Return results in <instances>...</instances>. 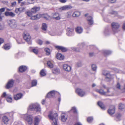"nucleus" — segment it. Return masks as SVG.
Wrapping results in <instances>:
<instances>
[{
    "instance_id": "50",
    "label": "nucleus",
    "mask_w": 125,
    "mask_h": 125,
    "mask_svg": "<svg viewBox=\"0 0 125 125\" xmlns=\"http://www.w3.org/2000/svg\"><path fill=\"white\" fill-rule=\"evenodd\" d=\"M36 17V19H39L41 16V15L39 14H37L36 15H35Z\"/></svg>"
},
{
    "instance_id": "49",
    "label": "nucleus",
    "mask_w": 125,
    "mask_h": 125,
    "mask_svg": "<svg viewBox=\"0 0 125 125\" xmlns=\"http://www.w3.org/2000/svg\"><path fill=\"white\" fill-rule=\"evenodd\" d=\"M43 18L46 19L48 20L49 17V16L47 14H45L43 16Z\"/></svg>"
},
{
    "instance_id": "43",
    "label": "nucleus",
    "mask_w": 125,
    "mask_h": 125,
    "mask_svg": "<svg viewBox=\"0 0 125 125\" xmlns=\"http://www.w3.org/2000/svg\"><path fill=\"white\" fill-rule=\"evenodd\" d=\"M110 13L112 15H114L115 16H116L117 14V12L116 11L112 10L111 12H110Z\"/></svg>"
},
{
    "instance_id": "30",
    "label": "nucleus",
    "mask_w": 125,
    "mask_h": 125,
    "mask_svg": "<svg viewBox=\"0 0 125 125\" xmlns=\"http://www.w3.org/2000/svg\"><path fill=\"white\" fill-rule=\"evenodd\" d=\"M97 104L102 110H104L106 109L105 107L102 102H98L97 103Z\"/></svg>"
},
{
    "instance_id": "16",
    "label": "nucleus",
    "mask_w": 125,
    "mask_h": 125,
    "mask_svg": "<svg viewBox=\"0 0 125 125\" xmlns=\"http://www.w3.org/2000/svg\"><path fill=\"white\" fill-rule=\"evenodd\" d=\"M23 95L21 93H18L14 95V98L15 100H18L21 98Z\"/></svg>"
},
{
    "instance_id": "57",
    "label": "nucleus",
    "mask_w": 125,
    "mask_h": 125,
    "mask_svg": "<svg viewBox=\"0 0 125 125\" xmlns=\"http://www.w3.org/2000/svg\"><path fill=\"white\" fill-rule=\"evenodd\" d=\"M77 65L78 67H80L82 65V63L81 62H79L77 63Z\"/></svg>"
},
{
    "instance_id": "40",
    "label": "nucleus",
    "mask_w": 125,
    "mask_h": 125,
    "mask_svg": "<svg viewBox=\"0 0 125 125\" xmlns=\"http://www.w3.org/2000/svg\"><path fill=\"white\" fill-rule=\"evenodd\" d=\"M37 83V81L36 80H34L32 81L31 85L32 86H36Z\"/></svg>"
},
{
    "instance_id": "62",
    "label": "nucleus",
    "mask_w": 125,
    "mask_h": 125,
    "mask_svg": "<svg viewBox=\"0 0 125 125\" xmlns=\"http://www.w3.org/2000/svg\"><path fill=\"white\" fill-rule=\"evenodd\" d=\"M6 100L9 103H11L12 102V98H11L8 99V100L7 99Z\"/></svg>"
},
{
    "instance_id": "29",
    "label": "nucleus",
    "mask_w": 125,
    "mask_h": 125,
    "mask_svg": "<svg viewBox=\"0 0 125 125\" xmlns=\"http://www.w3.org/2000/svg\"><path fill=\"white\" fill-rule=\"evenodd\" d=\"M52 16L53 18L56 20H59L60 19L59 14L58 13H55L53 14Z\"/></svg>"
},
{
    "instance_id": "21",
    "label": "nucleus",
    "mask_w": 125,
    "mask_h": 125,
    "mask_svg": "<svg viewBox=\"0 0 125 125\" xmlns=\"http://www.w3.org/2000/svg\"><path fill=\"white\" fill-rule=\"evenodd\" d=\"M9 120L8 117L6 116H4L2 117V121L5 124H7Z\"/></svg>"
},
{
    "instance_id": "1",
    "label": "nucleus",
    "mask_w": 125,
    "mask_h": 125,
    "mask_svg": "<svg viewBox=\"0 0 125 125\" xmlns=\"http://www.w3.org/2000/svg\"><path fill=\"white\" fill-rule=\"evenodd\" d=\"M48 117L50 120L53 121V125H57L58 115L56 113H54L52 111H50L49 113Z\"/></svg>"
},
{
    "instance_id": "5",
    "label": "nucleus",
    "mask_w": 125,
    "mask_h": 125,
    "mask_svg": "<svg viewBox=\"0 0 125 125\" xmlns=\"http://www.w3.org/2000/svg\"><path fill=\"white\" fill-rule=\"evenodd\" d=\"M23 38L25 41H26L29 44H31V43L30 41L31 37L29 33L24 32L23 34Z\"/></svg>"
},
{
    "instance_id": "7",
    "label": "nucleus",
    "mask_w": 125,
    "mask_h": 125,
    "mask_svg": "<svg viewBox=\"0 0 125 125\" xmlns=\"http://www.w3.org/2000/svg\"><path fill=\"white\" fill-rule=\"evenodd\" d=\"M24 119L29 124H31L32 122V117L31 115H24Z\"/></svg>"
},
{
    "instance_id": "64",
    "label": "nucleus",
    "mask_w": 125,
    "mask_h": 125,
    "mask_svg": "<svg viewBox=\"0 0 125 125\" xmlns=\"http://www.w3.org/2000/svg\"><path fill=\"white\" fill-rule=\"evenodd\" d=\"M116 0H109V1L111 3H114L116 1Z\"/></svg>"
},
{
    "instance_id": "61",
    "label": "nucleus",
    "mask_w": 125,
    "mask_h": 125,
    "mask_svg": "<svg viewBox=\"0 0 125 125\" xmlns=\"http://www.w3.org/2000/svg\"><path fill=\"white\" fill-rule=\"evenodd\" d=\"M5 8H3L0 9V12H2L5 11Z\"/></svg>"
},
{
    "instance_id": "15",
    "label": "nucleus",
    "mask_w": 125,
    "mask_h": 125,
    "mask_svg": "<svg viewBox=\"0 0 125 125\" xmlns=\"http://www.w3.org/2000/svg\"><path fill=\"white\" fill-rule=\"evenodd\" d=\"M107 91L106 92V95L109 96H112L114 94V93L111 91L110 88L107 87L106 88Z\"/></svg>"
},
{
    "instance_id": "2",
    "label": "nucleus",
    "mask_w": 125,
    "mask_h": 125,
    "mask_svg": "<svg viewBox=\"0 0 125 125\" xmlns=\"http://www.w3.org/2000/svg\"><path fill=\"white\" fill-rule=\"evenodd\" d=\"M29 108L32 110H34L37 112H40L41 111V108L40 105L37 103H34L31 104L29 106Z\"/></svg>"
},
{
    "instance_id": "63",
    "label": "nucleus",
    "mask_w": 125,
    "mask_h": 125,
    "mask_svg": "<svg viewBox=\"0 0 125 125\" xmlns=\"http://www.w3.org/2000/svg\"><path fill=\"white\" fill-rule=\"evenodd\" d=\"M4 42L3 39L2 38H0V45L2 43H3Z\"/></svg>"
},
{
    "instance_id": "51",
    "label": "nucleus",
    "mask_w": 125,
    "mask_h": 125,
    "mask_svg": "<svg viewBox=\"0 0 125 125\" xmlns=\"http://www.w3.org/2000/svg\"><path fill=\"white\" fill-rule=\"evenodd\" d=\"M12 98L11 95L10 94H8L6 95V100H8V99Z\"/></svg>"
},
{
    "instance_id": "26",
    "label": "nucleus",
    "mask_w": 125,
    "mask_h": 125,
    "mask_svg": "<svg viewBox=\"0 0 125 125\" xmlns=\"http://www.w3.org/2000/svg\"><path fill=\"white\" fill-rule=\"evenodd\" d=\"M56 47L59 50H61L62 52H65L67 50L65 48L62 46H56Z\"/></svg>"
},
{
    "instance_id": "37",
    "label": "nucleus",
    "mask_w": 125,
    "mask_h": 125,
    "mask_svg": "<svg viewBox=\"0 0 125 125\" xmlns=\"http://www.w3.org/2000/svg\"><path fill=\"white\" fill-rule=\"evenodd\" d=\"M104 53L105 55H107L110 54L112 53V52L110 51L104 50Z\"/></svg>"
},
{
    "instance_id": "3",
    "label": "nucleus",
    "mask_w": 125,
    "mask_h": 125,
    "mask_svg": "<svg viewBox=\"0 0 125 125\" xmlns=\"http://www.w3.org/2000/svg\"><path fill=\"white\" fill-rule=\"evenodd\" d=\"M120 25L118 23L113 22L111 24V26L113 31L116 33L119 31V28Z\"/></svg>"
},
{
    "instance_id": "25",
    "label": "nucleus",
    "mask_w": 125,
    "mask_h": 125,
    "mask_svg": "<svg viewBox=\"0 0 125 125\" xmlns=\"http://www.w3.org/2000/svg\"><path fill=\"white\" fill-rule=\"evenodd\" d=\"M5 15L6 16H10L12 17H13L15 15V14L11 12H9L6 11L5 13Z\"/></svg>"
},
{
    "instance_id": "32",
    "label": "nucleus",
    "mask_w": 125,
    "mask_h": 125,
    "mask_svg": "<svg viewBox=\"0 0 125 125\" xmlns=\"http://www.w3.org/2000/svg\"><path fill=\"white\" fill-rule=\"evenodd\" d=\"M104 34L105 36L109 35L110 34L109 30L108 29H105L104 31Z\"/></svg>"
},
{
    "instance_id": "47",
    "label": "nucleus",
    "mask_w": 125,
    "mask_h": 125,
    "mask_svg": "<svg viewBox=\"0 0 125 125\" xmlns=\"http://www.w3.org/2000/svg\"><path fill=\"white\" fill-rule=\"evenodd\" d=\"M32 52L35 54H37L38 52V51L37 49H32Z\"/></svg>"
},
{
    "instance_id": "6",
    "label": "nucleus",
    "mask_w": 125,
    "mask_h": 125,
    "mask_svg": "<svg viewBox=\"0 0 125 125\" xmlns=\"http://www.w3.org/2000/svg\"><path fill=\"white\" fill-rule=\"evenodd\" d=\"M57 94H60L59 93L54 91H52L48 93L46 96V98H50L53 97Z\"/></svg>"
},
{
    "instance_id": "24",
    "label": "nucleus",
    "mask_w": 125,
    "mask_h": 125,
    "mask_svg": "<svg viewBox=\"0 0 125 125\" xmlns=\"http://www.w3.org/2000/svg\"><path fill=\"white\" fill-rule=\"evenodd\" d=\"M75 31L78 33L80 34L83 32V29L81 27L78 26L76 28Z\"/></svg>"
},
{
    "instance_id": "11",
    "label": "nucleus",
    "mask_w": 125,
    "mask_h": 125,
    "mask_svg": "<svg viewBox=\"0 0 125 125\" xmlns=\"http://www.w3.org/2000/svg\"><path fill=\"white\" fill-rule=\"evenodd\" d=\"M115 107L113 105H111L108 110V112L110 115H112L115 113Z\"/></svg>"
},
{
    "instance_id": "45",
    "label": "nucleus",
    "mask_w": 125,
    "mask_h": 125,
    "mask_svg": "<svg viewBox=\"0 0 125 125\" xmlns=\"http://www.w3.org/2000/svg\"><path fill=\"white\" fill-rule=\"evenodd\" d=\"M37 42L38 44L41 45L42 44L43 42L41 40L39 39L37 40Z\"/></svg>"
},
{
    "instance_id": "58",
    "label": "nucleus",
    "mask_w": 125,
    "mask_h": 125,
    "mask_svg": "<svg viewBox=\"0 0 125 125\" xmlns=\"http://www.w3.org/2000/svg\"><path fill=\"white\" fill-rule=\"evenodd\" d=\"M116 87L117 89H120V85L119 83H117V84L116 86Z\"/></svg>"
},
{
    "instance_id": "22",
    "label": "nucleus",
    "mask_w": 125,
    "mask_h": 125,
    "mask_svg": "<svg viewBox=\"0 0 125 125\" xmlns=\"http://www.w3.org/2000/svg\"><path fill=\"white\" fill-rule=\"evenodd\" d=\"M95 91L96 92L99 93L101 95H106V92H104L102 89H95Z\"/></svg>"
},
{
    "instance_id": "39",
    "label": "nucleus",
    "mask_w": 125,
    "mask_h": 125,
    "mask_svg": "<svg viewBox=\"0 0 125 125\" xmlns=\"http://www.w3.org/2000/svg\"><path fill=\"white\" fill-rule=\"evenodd\" d=\"M40 74L41 76H44L46 75V73L43 69H42L41 70L40 72Z\"/></svg>"
},
{
    "instance_id": "41",
    "label": "nucleus",
    "mask_w": 125,
    "mask_h": 125,
    "mask_svg": "<svg viewBox=\"0 0 125 125\" xmlns=\"http://www.w3.org/2000/svg\"><path fill=\"white\" fill-rule=\"evenodd\" d=\"M87 120L88 123H91L93 121V118L92 117H90L87 118Z\"/></svg>"
},
{
    "instance_id": "23",
    "label": "nucleus",
    "mask_w": 125,
    "mask_h": 125,
    "mask_svg": "<svg viewBox=\"0 0 125 125\" xmlns=\"http://www.w3.org/2000/svg\"><path fill=\"white\" fill-rule=\"evenodd\" d=\"M56 57L57 59L60 60H62L64 59V56L60 53H57L56 55Z\"/></svg>"
},
{
    "instance_id": "4",
    "label": "nucleus",
    "mask_w": 125,
    "mask_h": 125,
    "mask_svg": "<svg viewBox=\"0 0 125 125\" xmlns=\"http://www.w3.org/2000/svg\"><path fill=\"white\" fill-rule=\"evenodd\" d=\"M7 22L9 26L13 28H15L17 26L16 21L14 20H8Z\"/></svg>"
},
{
    "instance_id": "42",
    "label": "nucleus",
    "mask_w": 125,
    "mask_h": 125,
    "mask_svg": "<svg viewBox=\"0 0 125 125\" xmlns=\"http://www.w3.org/2000/svg\"><path fill=\"white\" fill-rule=\"evenodd\" d=\"M92 68L93 70L94 71H95L97 68V67L96 65L95 64H92Z\"/></svg>"
},
{
    "instance_id": "38",
    "label": "nucleus",
    "mask_w": 125,
    "mask_h": 125,
    "mask_svg": "<svg viewBox=\"0 0 125 125\" xmlns=\"http://www.w3.org/2000/svg\"><path fill=\"white\" fill-rule=\"evenodd\" d=\"M119 109L121 110L124 109L125 107V105L122 104H120L119 105Z\"/></svg>"
},
{
    "instance_id": "34",
    "label": "nucleus",
    "mask_w": 125,
    "mask_h": 125,
    "mask_svg": "<svg viewBox=\"0 0 125 125\" xmlns=\"http://www.w3.org/2000/svg\"><path fill=\"white\" fill-rule=\"evenodd\" d=\"M32 3V2H28V3H26L24 1L22 2L21 3V6H23L25 5H27L29 4H31Z\"/></svg>"
},
{
    "instance_id": "18",
    "label": "nucleus",
    "mask_w": 125,
    "mask_h": 125,
    "mask_svg": "<svg viewBox=\"0 0 125 125\" xmlns=\"http://www.w3.org/2000/svg\"><path fill=\"white\" fill-rule=\"evenodd\" d=\"M67 118V115L64 113H62L61 115V121L63 122H65Z\"/></svg>"
},
{
    "instance_id": "17",
    "label": "nucleus",
    "mask_w": 125,
    "mask_h": 125,
    "mask_svg": "<svg viewBox=\"0 0 125 125\" xmlns=\"http://www.w3.org/2000/svg\"><path fill=\"white\" fill-rule=\"evenodd\" d=\"M87 20L88 24L90 25L92 24L94 22V21L92 17L91 16H88L87 18Z\"/></svg>"
},
{
    "instance_id": "9",
    "label": "nucleus",
    "mask_w": 125,
    "mask_h": 125,
    "mask_svg": "<svg viewBox=\"0 0 125 125\" xmlns=\"http://www.w3.org/2000/svg\"><path fill=\"white\" fill-rule=\"evenodd\" d=\"M67 35L69 36H71L74 34L73 29L70 28H68L67 29Z\"/></svg>"
},
{
    "instance_id": "53",
    "label": "nucleus",
    "mask_w": 125,
    "mask_h": 125,
    "mask_svg": "<svg viewBox=\"0 0 125 125\" xmlns=\"http://www.w3.org/2000/svg\"><path fill=\"white\" fill-rule=\"evenodd\" d=\"M26 13L29 16H31L32 13H31V12L29 11H27V12H26Z\"/></svg>"
},
{
    "instance_id": "54",
    "label": "nucleus",
    "mask_w": 125,
    "mask_h": 125,
    "mask_svg": "<svg viewBox=\"0 0 125 125\" xmlns=\"http://www.w3.org/2000/svg\"><path fill=\"white\" fill-rule=\"evenodd\" d=\"M71 13L70 12H68L66 14V16L68 18L70 17L71 15Z\"/></svg>"
},
{
    "instance_id": "59",
    "label": "nucleus",
    "mask_w": 125,
    "mask_h": 125,
    "mask_svg": "<svg viewBox=\"0 0 125 125\" xmlns=\"http://www.w3.org/2000/svg\"><path fill=\"white\" fill-rule=\"evenodd\" d=\"M71 48L72 49L73 51H76L77 52L79 51V50H77V49L75 47H72Z\"/></svg>"
},
{
    "instance_id": "12",
    "label": "nucleus",
    "mask_w": 125,
    "mask_h": 125,
    "mask_svg": "<svg viewBox=\"0 0 125 125\" xmlns=\"http://www.w3.org/2000/svg\"><path fill=\"white\" fill-rule=\"evenodd\" d=\"M14 83V81L12 79L9 80L6 84V88L8 89L13 86Z\"/></svg>"
},
{
    "instance_id": "27",
    "label": "nucleus",
    "mask_w": 125,
    "mask_h": 125,
    "mask_svg": "<svg viewBox=\"0 0 125 125\" xmlns=\"http://www.w3.org/2000/svg\"><path fill=\"white\" fill-rule=\"evenodd\" d=\"M5 50H8L10 48V46L9 44L7 43L4 44L2 47Z\"/></svg>"
},
{
    "instance_id": "36",
    "label": "nucleus",
    "mask_w": 125,
    "mask_h": 125,
    "mask_svg": "<svg viewBox=\"0 0 125 125\" xmlns=\"http://www.w3.org/2000/svg\"><path fill=\"white\" fill-rule=\"evenodd\" d=\"M45 51L46 52V54L47 55H49L50 54V50L47 48H46L44 49Z\"/></svg>"
},
{
    "instance_id": "28",
    "label": "nucleus",
    "mask_w": 125,
    "mask_h": 125,
    "mask_svg": "<svg viewBox=\"0 0 125 125\" xmlns=\"http://www.w3.org/2000/svg\"><path fill=\"white\" fill-rule=\"evenodd\" d=\"M27 69V67L25 66H20L19 68V71L21 72H24Z\"/></svg>"
},
{
    "instance_id": "52",
    "label": "nucleus",
    "mask_w": 125,
    "mask_h": 125,
    "mask_svg": "<svg viewBox=\"0 0 125 125\" xmlns=\"http://www.w3.org/2000/svg\"><path fill=\"white\" fill-rule=\"evenodd\" d=\"M16 4V2L14 1L11 3V6L12 7L15 6Z\"/></svg>"
},
{
    "instance_id": "35",
    "label": "nucleus",
    "mask_w": 125,
    "mask_h": 125,
    "mask_svg": "<svg viewBox=\"0 0 125 125\" xmlns=\"http://www.w3.org/2000/svg\"><path fill=\"white\" fill-rule=\"evenodd\" d=\"M47 64L48 67L51 68H53V64L50 61H48L47 62Z\"/></svg>"
},
{
    "instance_id": "55",
    "label": "nucleus",
    "mask_w": 125,
    "mask_h": 125,
    "mask_svg": "<svg viewBox=\"0 0 125 125\" xmlns=\"http://www.w3.org/2000/svg\"><path fill=\"white\" fill-rule=\"evenodd\" d=\"M39 118L37 117H35V118L34 122L39 123Z\"/></svg>"
},
{
    "instance_id": "14",
    "label": "nucleus",
    "mask_w": 125,
    "mask_h": 125,
    "mask_svg": "<svg viewBox=\"0 0 125 125\" xmlns=\"http://www.w3.org/2000/svg\"><path fill=\"white\" fill-rule=\"evenodd\" d=\"M72 8V7L71 5H66L61 7L59 9L61 10H65L71 9Z\"/></svg>"
},
{
    "instance_id": "60",
    "label": "nucleus",
    "mask_w": 125,
    "mask_h": 125,
    "mask_svg": "<svg viewBox=\"0 0 125 125\" xmlns=\"http://www.w3.org/2000/svg\"><path fill=\"white\" fill-rule=\"evenodd\" d=\"M7 94H6V92H4L2 94V97H5L6 98V95Z\"/></svg>"
},
{
    "instance_id": "48",
    "label": "nucleus",
    "mask_w": 125,
    "mask_h": 125,
    "mask_svg": "<svg viewBox=\"0 0 125 125\" xmlns=\"http://www.w3.org/2000/svg\"><path fill=\"white\" fill-rule=\"evenodd\" d=\"M20 10L21 13L22 12H23L24 10H25L26 8V7H20Z\"/></svg>"
},
{
    "instance_id": "46",
    "label": "nucleus",
    "mask_w": 125,
    "mask_h": 125,
    "mask_svg": "<svg viewBox=\"0 0 125 125\" xmlns=\"http://www.w3.org/2000/svg\"><path fill=\"white\" fill-rule=\"evenodd\" d=\"M15 12L16 13H21V12L20 8L16 9L15 10Z\"/></svg>"
},
{
    "instance_id": "20",
    "label": "nucleus",
    "mask_w": 125,
    "mask_h": 125,
    "mask_svg": "<svg viewBox=\"0 0 125 125\" xmlns=\"http://www.w3.org/2000/svg\"><path fill=\"white\" fill-rule=\"evenodd\" d=\"M40 8L36 6L34 7L31 9V12L34 13H35L37 11H38L40 10Z\"/></svg>"
},
{
    "instance_id": "8",
    "label": "nucleus",
    "mask_w": 125,
    "mask_h": 125,
    "mask_svg": "<svg viewBox=\"0 0 125 125\" xmlns=\"http://www.w3.org/2000/svg\"><path fill=\"white\" fill-rule=\"evenodd\" d=\"M103 74L106 76L105 79V81H110L112 79V76L109 73L105 72L103 73Z\"/></svg>"
},
{
    "instance_id": "33",
    "label": "nucleus",
    "mask_w": 125,
    "mask_h": 125,
    "mask_svg": "<svg viewBox=\"0 0 125 125\" xmlns=\"http://www.w3.org/2000/svg\"><path fill=\"white\" fill-rule=\"evenodd\" d=\"M80 14V12L78 11L74 12L72 16L74 17H78Z\"/></svg>"
},
{
    "instance_id": "19",
    "label": "nucleus",
    "mask_w": 125,
    "mask_h": 125,
    "mask_svg": "<svg viewBox=\"0 0 125 125\" xmlns=\"http://www.w3.org/2000/svg\"><path fill=\"white\" fill-rule=\"evenodd\" d=\"M52 73L56 74H59L60 72V70L58 68H54L52 70Z\"/></svg>"
},
{
    "instance_id": "31",
    "label": "nucleus",
    "mask_w": 125,
    "mask_h": 125,
    "mask_svg": "<svg viewBox=\"0 0 125 125\" xmlns=\"http://www.w3.org/2000/svg\"><path fill=\"white\" fill-rule=\"evenodd\" d=\"M47 24L45 23H43L42 24V28L43 31H45L47 29Z\"/></svg>"
},
{
    "instance_id": "13",
    "label": "nucleus",
    "mask_w": 125,
    "mask_h": 125,
    "mask_svg": "<svg viewBox=\"0 0 125 125\" xmlns=\"http://www.w3.org/2000/svg\"><path fill=\"white\" fill-rule=\"evenodd\" d=\"M63 68L65 71L67 72L70 71L71 69V67L67 64H63Z\"/></svg>"
},
{
    "instance_id": "44",
    "label": "nucleus",
    "mask_w": 125,
    "mask_h": 125,
    "mask_svg": "<svg viewBox=\"0 0 125 125\" xmlns=\"http://www.w3.org/2000/svg\"><path fill=\"white\" fill-rule=\"evenodd\" d=\"M72 110L74 113H77V111L75 107H72Z\"/></svg>"
},
{
    "instance_id": "10",
    "label": "nucleus",
    "mask_w": 125,
    "mask_h": 125,
    "mask_svg": "<svg viewBox=\"0 0 125 125\" xmlns=\"http://www.w3.org/2000/svg\"><path fill=\"white\" fill-rule=\"evenodd\" d=\"M76 93L80 96L83 97L85 95V92L82 89H77L76 90Z\"/></svg>"
},
{
    "instance_id": "56",
    "label": "nucleus",
    "mask_w": 125,
    "mask_h": 125,
    "mask_svg": "<svg viewBox=\"0 0 125 125\" xmlns=\"http://www.w3.org/2000/svg\"><path fill=\"white\" fill-rule=\"evenodd\" d=\"M36 15H34L32 16L31 18L30 19L32 20H35L36 19Z\"/></svg>"
}]
</instances>
